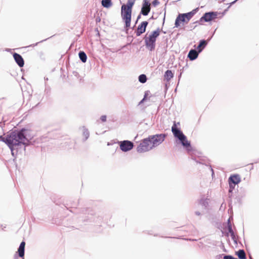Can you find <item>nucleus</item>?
Instances as JSON below:
<instances>
[{
	"label": "nucleus",
	"instance_id": "obj_45",
	"mask_svg": "<svg viewBox=\"0 0 259 259\" xmlns=\"http://www.w3.org/2000/svg\"><path fill=\"white\" fill-rule=\"evenodd\" d=\"M154 19V17L152 16L149 19L150 20V19Z\"/></svg>",
	"mask_w": 259,
	"mask_h": 259
},
{
	"label": "nucleus",
	"instance_id": "obj_19",
	"mask_svg": "<svg viewBox=\"0 0 259 259\" xmlns=\"http://www.w3.org/2000/svg\"><path fill=\"white\" fill-rule=\"evenodd\" d=\"M101 4L104 8L107 9L110 8L113 5L111 0H102Z\"/></svg>",
	"mask_w": 259,
	"mask_h": 259
},
{
	"label": "nucleus",
	"instance_id": "obj_37",
	"mask_svg": "<svg viewBox=\"0 0 259 259\" xmlns=\"http://www.w3.org/2000/svg\"><path fill=\"white\" fill-rule=\"evenodd\" d=\"M210 168L211 171V176L213 177V175H214L213 169L212 168V167L210 166Z\"/></svg>",
	"mask_w": 259,
	"mask_h": 259
},
{
	"label": "nucleus",
	"instance_id": "obj_23",
	"mask_svg": "<svg viewBox=\"0 0 259 259\" xmlns=\"http://www.w3.org/2000/svg\"><path fill=\"white\" fill-rule=\"evenodd\" d=\"M9 139V134H8L6 137H4L3 136H0V141L4 142L6 144H7L9 148L11 149V144H9L7 141Z\"/></svg>",
	"mask_w": 259,
	"mask_h": 259
},
{
	"label": "nucleus",
	"instance_id": "obj_17",
	"mask_svg": "<svg viewBox=\"0 0 259 259\" xmlns=\"http://www.w3.org/2000/svg\"><path fill=\"white\" fill-rule=\"evenodd\" d=\"M198 10L199 8H196L193 10L192 11H191V12L186 13H183V14L184 15V16H185V17L186 18V21L189 22L190 20V19L194 16V15H195L196 13L198 11Z\"/></svg>",
	"mask_w": 259,
	"mask_h": 259
},
{
	"label": "nucleus",
	"instance_id": "obj_21",
	"mask_svg": "<svg viewBox=\"0 0 259 259\" xmlns=\"http://www.w3.org/2000/svg\"><path fill=\"white\" fill-rule=\"evenodd\" d=\"M78 56L82 62L85 63L87 60V56L83 51H79Z\"/></svg>",
	"mask_w": 259,
	"mask_h": 259
},
{
	"label": "nucleus",
	"instance_id": "obj_20",
	"mask_svg": "<svg viewBox=\"0 0 259 259\" xmlns=\"http://www.w3.org/2000/svg\"><path fill=\"white\" fill-rule=\"evenodd\" d=\"M174 77V74L170 70H167L164 73V77L167 80H170Z\"/></svg>",
	"mask_w": 259,
	"mask_h": 259
},
{
	"label": "nucleus",
	"instance_id": "obj_5",
	"mask_svg": "<svg viewBox=\"0 0 259 259\" xmlns=\"http://www.w3.org/2000/svg\"><path fill=\"white\" fill-rule=\"evenodd\" d=\"M167 135L166 134H159L149 136L152 147L155 148L161 144L165 140Z\"/></svg>",
	"mask_w": 259,
	"mask_h": 259
},
{
	"label": "nucleus",
	"instance_id": "obj_35",
	"mask_svg": "<svg viewBox=\"0 0 259 259\" xmlns=\"http://www.w3.org/2000/svg\"><path fill=\"white\" fill-rule=\"evenodd\" d=\"M47 39H44V40H41V41H40L39 42H36V44H35L31 45H30V46H29V47H34V46H37V44H39V42H42V41H45V40H47Z\"/></svg>",
	"mask_w": 259,
	"mask_h": 259
},
{
	"label": "nucleus",
	"instance_id": "obj_16",
	"mask_svg": "<svg viewBox=\"0 0 259 259\" xmlns=\"http://www.w3.org/2000/svg\"><path fill=\"white\" fill-rule=\"evenodd\" d=\"M199 53L195 49H191L188 54V58L191 61H194L196 59L199 55Z\"/></svg>",
	"mask_w": 259,
	"mask_h": 259
},
{
	"label": "nucleus",
	"instance_id": "obj_14",
	"mask_svg": "<svg viewBox=\"0 0 259 259\" xmlns=\"http://www.w3.org/2000/svg\"><path fill=\"white\" fill-rule=\"evenodd\" d=\"M188 23V22L186 21V19L182 14H179L175 20V25L176 27L180 26L181 23Z\"/></svg>",
	"mask_w": 259,
	"mask_h": 259
},
{
	"label": "nucleus",
	"instance_id": "obj_11",
	"mask_svg": "<svg viewBox=\"0 0 259 259\" xmlns=\"http://www.w3.org/2000/svg\"><path fill=\"white\" fill-rule=\"evenodd\" d=\"M211 37L209 38L207 40L205 39H201L199 41V44L196 47V51L198 52V53H200L203 49L206 47L208 42L211 39Z\"/></svg>",
	"mask_w": 259,
	"mask_h": 259
},
{
	"label": "nucleus",
	"instance_id": "obj_33",
	"mask_svg": "<svg viewBox=\"0 0 259 259\" xmlns=\"http://www.w3.org/2000/svg\"><path fill=\"white\" fill-rule=\"evenodd\" d=\"M159 4V2L158 0H154L152 2V5L154 7H156L157 5Z\"/></svg>",
	"mask_w": 259,
	"mask_h": 259
},
{
	"label": "nucleus",
	"instance_id": "obj_27",
	"mask_svg": "<svg viewBox=\"0 0 259 259\" xmlns=\"http://www.w3.org/2000/svg\"><path fill=\"white\" fill-rule=\"evenodd\" d=\"M230 236H231L232 239L233 240L234 243L235 244H237V238L234 232L230 234Z\"/></svg>",
	"mask_w": 259,
	"mask_h": 259
},
{
	"label": "nucleus",
	"instance_id": "obj_46",
	"mask_svg": "<svg viewBox=\"0 0 259 259\" xmlns=\"http://www.w3.org/2000/svg\"><path fill=\"white\" fill-rule=\"evenodd\" d=\"M98 21H100V18H99V19H98L97 18V19H96V21L97 22Z\"/></svg>",
	"mask_w": 259,
	"mask_h": 259
},
{
	"label": "nucleus",
	"instance_id": "obj_36",
	"mask_svg": "<svg viewBox=\"0 0 259 259\" xmlns=\"http://www.w3.org/2000/svg\"><path fill=\"white\" fill-rule=\"evenodd\" d=\"M150 93L149 91H147L145 92L144 96L143 98H145L146 99L147 96L149 95V93Z\"/></svg>",
	"mask_w": 259,
	"mask_h": 259
},
{
	"label": "nucleus",
	"instance_id": "obj_7",
	"mask_svg": "<svg viewBox=\"0 0 259 259\" xmlns=\"http://www.w3.org/2000/svg\"><path fill=\"white\" fill-rule=\"evenodd\" d=\"M120 150L124 152L131 150L134 147V143L128 140H123L118 142Z\"/></svg>",
	"mask_w": 259,
	"mask_h": 259
},
{
	"label": "nucleus",
	"instance_id": "obj_43",
	"mask_svg": "<svg viewBox=\"0 0 259 259\" xmlns=\"http://www.w3.org/2000/svg\"><path fill=\"white\" fill-rule=\"evenodd\" d=\"M90 219H91V221H93V222L95 221V219H93L92 218H90Z\"/></svg>",
	"mask_w": 259,
	"mask_h": 259
},
{
	"label": "nucleus",
	"instance_id": "obj_30",
	"mask_svg": "<svg viewBox=\"0 0 259 259\" xmlns=\"http://www.w3.org/2000/svg\"><path fill=\"white\" fill-rule=\"evenodd\" d=\"M45 86H46V88H45V93L46 94H50V88L49 87H48L46 83H45Z\"/></svg>",
	"mask_w": 259,
	"mask_h": 259
},
{
	"label": "nucleus",
	"instance_id": "obj_24",
	"mask_svg": "<svg viewBox=\"0 0 259 259\" xmlns=\"http://www.w3.org/2000/svg\"><path fill=\"white\" fill-rule=\"evenodd\" d=\"M82 135L84 137V141L87 140L90 136L89 130L84 126L82 127Z\"/></svg>",
	"mask_w": 259,
	"mask_h": 259
},
{
	"label": "nucleus",
	"instance_id": "obj_22",
	"mask_svg": "<svg viewBox=\"0 0 259 259\" xmlns=\"http://www.w3.org/2000/svg\"><path fill=\"white\" fill-rule=\"evenodd\" d=\"M237 255L239 259H246V254L243 249H239L237 252Z\"/></svg>",
	"mask_w": 259,
	"mask_h": 259
},
{
	"label": "nucleus",
	"instance_id": "obj_47",
	"mask_svg": "<svg viewBox=\"0 0 259 259\" xmlns=\"http://www.w3.org/2000/svg\"><path fill=\"white\" fill-rule=\"evenodd\" d=\"M98 21H100V18H99V19H98L97 18V19H96V21L97 22Z\"/></svg>",
	"mask_w": 259,
	"mask_h": 259
},
{
	"label": "nucleus",
	"instance_id": "obj_28",
	"mask_svg": "<svg viewBox=\"0 0 259 259\" xmlns=\"http://www.w3.org/2000/svg\"><path fill=\"white\" fill-rule=\"evenodd\" d=\"M229 192L232 193L235 188V185H234L233 184H232L231 183H229Z\"/></svg>",
	"mask_w": 259,
	"mask_h": 259
},
{
	"label": "nucleus",
	"instance_id": "obj_12",
	"mask_svg": "<svg viewBox=\"0 0 259 259\" xmlns=\"http://www.w3.org/2000/svg\"><path fill=\"white\" fill-rule=\"evenodd\" d=\"M13 57L17 65L20 67H22L24 65V61L22 57L17 53H14Z\"/></svg>",
	"mask_w": 259,
	"mask_h": 259
},
{
	"label": "nucleus",
	"instance_id": "obj_40",
	"mask_svg": "<svg viewBox=\"0 0 259 259\" xmlns=\"http://www.w3.org/2000/svg\"><path fill=\"white\" fill-rule=\"evenodd\" d=\"M145 100L146 99L145 98H143V99L139 102V105L142 104Z\"/></svg>",
	"mask_w": 259,
	"mask_h": 259
},
{
	"label": "nucleus",
	"instance_id": "obj_25",
	"mask_svg": "<svg viewBox=\"0 0 259 259\" xmlns=\"http://www.w3.org/2000/svg\"><path fill=\"white\" fill-rule=\"evenodd\" d=\"M139 81L142 83H145L147 80V77L144 74L140 75L138 77Z\"/></svg>",
	"mask_w": 259,
	"mask_h": 259
},
{
	"label": "nucleus",
	"instance_id": "obj_39",
	"mask_svg": "<svg viewBox=\"0 0 259 259\" xmlns=\"http://www.w3.org/2000/svg\"><path fill=\"white\" fill-rule=\"evenodd\" d=\"M195 214L197 215H200L201 214V213L198 211H196L195 212Z\"/></svg>",
	"mask_w": 259,
	"mask_h": 259
},
{
	"label": "nucleus",
	"instance_id": "obj_44",
	"mask_svg": "<svg viewBox=\"0 0 259 259\" xmlns=\"http://www.w3.org/2000/svg\"><path fill=\"white\" fill-rule=\"evenodd\" d=\"M44 79H45V81L48 80V78L45 77H44Z\"/></svg>",
	"mask_w": 259,
	"mask_h": 259
},
{
	"label": "nucleus",
	"instance_id": "obj_29",
	"mask_svg": "<svg viewBox=\"0 0 259 259\" xmlns=\"http://www.w3.org/2000/svg\"><path fill=\"white\" fill-rule=\"evenodd\" d=\"M224 259H238L231 255H224Z\"/></svg>",
	"mask_w": 259,
	"mask_h": 259
},
{
	"label": "nucleus",
	"instance_id": "obj_10",
	"mask_svg": "<svg viewBox=\"0 0 259 259\" xmlns=\"http://www.w3.org/2000/svg\"><path fill=\"white\" fill-rule=\"evenodd\" d=\"M148 25V22L145 21L141 22V23L138 26L135 32L137 36H140L142 33L146 31V27Z\"/></svg>",
	"mask_w": 259,
	"mask_h": 259
},
{
	"label": "nucleus",
	"instance_id": "obj_48",
	"mask_svg": "<svg viewBox=\"0 0 259 259\" xmlns=\"http://www.w3.org/2000/svg\"><path fill=\"white\" fill-rule=\"evenodd\" d=\"M250 259H252V258L251 256H250Z\"/></svg>",
	"mask_w": 259,
	"mask_h": 259
},
{
	"label": "nucleus",
	"instance_id": "obj_4",
	"mask_svg": "<svg viewBox=\"0 0 259 259\" xmlns=\"http://www.w3.org/2000/svg\"><path fill=\"white\" fill-rule=\"evenodd\" d=\"M152 144L149 137L144 139L137 147V151L139 153H144L149 151L152 149Z\"/></svg>",
	"mask_w": 259,
	"mask_h": 259
},
{
	"label": "nucleus",
	"instance_id": "obj_18",
	"mask_svg": "<svg viewBox=\"0 0 259 259\" xmlns=\"http://www.w3.org/2000/svg\"><path fill=\"white\" fill-rule=\"evenodd\" d=\"M151 10V7L150 6H145L142 5L141 11V14L144 15V16H147Z\"/></svg>",
	"mask_w": 259,
	"mask_h": 259
},
{
	"label": "nucleus",
	"instance_id": "obj_31",
	"mask_svg": "<svg viewBox=\"0 0 259 259\" xmlns=\"http://www.w3.org/2000/svg\"><path fill=\"white\" fill-rule=\"evenodd\" d=\"M227 229H228V232L230 234L234 233V231H233V229H232V225H228V226L227 227Z\"/></svg>",
	"mask_w": 259,
	"mask_h": 259
},
{
	"label": "nucleus",
	"instance_id": "obj_26",
	"mask_svg": "<svg viewBox=\"0 0 259 259\" xmlns=\"http://www.w3.org/2000/svg\"><path fill=\"white\" fill-rule=\"evenodd\" d=\"M200 203L202 206H204L205 208H206L208 206V204H209L208 200L202 199L200 200Z\"/></svg>",
	"mask_w": 259,
	"mask_h": 259
},
{
	"label": "nucleus",
	"instance_id": "obj_1",
	"mask_svg": "<svg viewBox=\"0 0 259 259\" xmlns=\"http://www.w3.org/2000/svg\"><path fill=\"white\" fill-rule=\"evenodd\" d=\"M31 131L27 128L23 127L12 131L9 134L8 142L11 144V151L13 156L15 157L18 152L19 147L23 146V150L25 151L26 147L31 143V140L33 138Z\"/></svg>",
	"mask_w": 259,
	"mask_h": 259
},
{
	"label": "nucleus",
	"instance_id": "obj_34",
	"mask_svg": "<svg viewBox=\"0 0 259 259\" xmlns=\"http://www.w3.org/2000/svg\"><path fill=\"white\" fill-rule=\"evenodd\" d=\"M107 116L106 115H102L101 116L100 119L102 122H105L106 121Z\"/></svg>",
	"mask_w": 259,
	"mask_h": 259
},
{
	"label": "nucleus",
	"instance_id": "obj_41",
	"mask_svg": "<svg viewBox=\"0 0 259 259\" xmlns=\"http://www.w3.org/2000/svg\"><path fill=\"white\" fill-rule=\"evenodd\" d=\"M232 225V224H231V222H230V219H229V220H228V222H227V227H228V225Z\"/></svg>",
	"mask_w": 259,
	"mask_h": 259
},
{
	"label": "nucleus",
	"instance_id": "obj_8",
	"mask_svg": "<svg viewBox=\"0 0 259 259\" xmlns=\"http://www.w3.org/2000/svg\"><path fill=\"white\" fill-rule=\"evenodd\" d=\"M177 124L179 125L180 122H178L177 123L176 121H174L171 127V132L173 133L174 137L179 140V138L184 136V134L181 129L177 127Z\"/></svg>",
	"mask_w": 259,
	"mask_h": 259
},
{
	"label": "nucleus",
	"instance_id": "obj_6",
	"mask_svg": "<svg viewBox=\"0 0 259 259\" xmlns=\"http://www.w3.org/2000/svg\"><path fill=\"white\" fill-rule=\"evenodd\" d=\"M218 13L217 12H208L205 13L203 16L200 18L199 21H196L195 23L201 22L203 21L208 22H210L217 18Z\"/></svg>",
	"mask_w": 259,
	"mask_h": 259
},
{
	"label": "nucleus",
	"instance_id": "obj_49",
	"mask_svg": "<svg viewBox=\"0 0 259 259\" xmlns=\"http://www.w3.org/2000/svg\"><path fill=\"white\" fill-rule=\"evenodd\" d=\"M164 20H165V17H164V18H163V22H164Z\"/></svg>",
	"mask_w": 259,
	"mask_h": 259
},
{
	"label": "nucleus",
	"instance_id": "obj_42",
	"mask_svg": "<svg viewBox=\"0 0 259 259\" xmlns=\"http://www.w3.org/2000/svg\"><path fill=\"white\" fill-rule=\"evenodd\" d=\"M237 1H238V0H235V1H234L233 2H232V3H231V4H231V5H233V4H235V3Z\"/></svg>",
	"mask_w": 259,
	"mask_h": 259
},
{
	"label": "nucleus",
	"instance_id": "obj_32",
	"mask_svg": "<svg viewBox=\"0 0 259 259\" xmlns=\"http://www.w3.org/2000/svg\"><path fill=\"white\" fill-rule=\"evenodd\" d=\"M142 5L150 6V0H144Z\"/></svg>",
	"mask_w": 259,
	"mask_h": 259
},
{
	"label": "nucleus",
	"instance_id": "obj_3",
	"mask_svg": "<svg viewBox=\"0 0 259 259\" xmlns=\"http://www.w3.org/2000/svg\"><path fill=\"white\" fill-rule=\"evenodd\" d=\"M160 29L158 28L152 31L148 36L145 35L144 37L146 48L150 51L155 50L157 38L159 36Z\"/></svg>",
	"mask_w": 259,
	"mask_h": 259
},
{
	"label": "nucleus",
	"instance_id": "obj_15",
	"mask_svg": "<svg viewBox=\"0 0 259 259\" xmlns=\"http://www.w3.org/2000/svg\"><path fill=\"white\" fill-rule=\"evenodd\" d=\"M241 181L240 177L239 175L236 174L231 175L228 179L229 183H231L234 185L239 184Z\"/></svg>",
	"mask_w": 259,
	"mask_h": 259
},
{
	"label": "nucleus",
	"instance_id": "obj_9",
	"mask_svg": "<svg viewBox=\"0 0 259 259\" xmlns=\"http://www.w3.org/2000/svg\"><path fill=\"white\" fill-rule=\"evenodd\" d=\"M25 242L24 241H22L19 246L17 252L14 255L15 259H17L18 256L22 257V259H24V256L25 254Z\"/></svg>",
	"mask_w": 259,
	"mask_h": 259
},
{
	"label": "nucleus",
	"instance_id": "obj_2",
	"mask_svg": "<svg viewBox=\"0 0 259 259\" xmlns=\"http://www.w3.org/2000/svg\"><path fill=\"white\" fill-rule=\"evenodd\" d=\"M136 0H128L126 4H123L121 8V16L125 23V28H128L131 26L132 8Z\"/></svg>",
	"mask_w": 259,
	"mask_h": 259
},
{
	"label": "nucleus",
	"instance_id": "obj_38",
	"mask_svg": "<svg viewBox=\"0 0 259 259\" xmlns=\"http://www.w3.org/2000/svg\"><path fill=\"white\" fill-rule=\"evenodd\" d=\"M141 13L138 16L137 20L136 21V24L137 23L138 21L141 18Z\"/></svg>",
	"mask_w": 259,
	"mask_h": 259
},
{
	"label": "nucleus",
	"instance_id": "obj_13",
	"mask_svg": "<svg viewBox=\"0 0 259 259\" xmlns=\"http://www.w3.org/2000/svg\"><path fill=\"white\" fill-rule=\"evenodd\" d=\"M179 140L184 147H185L188 151L190 150L189 148H191V143L188 141L187 137L185 135L179 138Z\"/></svg>",
	"mask_w": 259,
	"mask_h": 259
}]
</instances>
